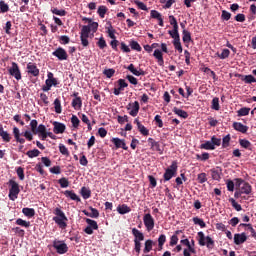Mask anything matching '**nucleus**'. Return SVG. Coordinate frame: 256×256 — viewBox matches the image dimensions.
Here are the masks:
<instances>
[{
  "label": "nucleus",
  "mask_w": 256,
  "mask_h": 256,
  "mask_svg": "<svg viewBox=\"0 0 256 256\" xmlns=\"http://www.w3.org/2000/svg\"><path fill=\"white\" fill-rule=\"evenodd\" d=\"M54 213L56 216L53 218V221L61 229H65V227H67V216H65V212H63V210H61V208H55Z\"/></svg>",
  "instance_id": "1"
},
{
  "label": "nucleus",
  "mask_w": 256,
  "mask_h": 256,
  "mask_svg": "<svg viewBox=\"0 0 256 256\" xmlns=\"http://www.w3.org/2000/svg\"><path fill=\"white\" fill-rule=\"evenodd\" d=\"M235 185L240 188V193H243L244 195H249L251 193V184L245 182V180L236 178Z\"/></svg>",
  "instance_id": "2"
},
{
  "label": "nucleus",
  "mask_w": 256,
  "mask_h": 256,
  "mask_svg": "<svg viewBox=\"0 0 256 256\" xmlns=\"http://www.w3.org/2000/svg\"><path fill=\"white\" fill-rule=\"evenodd\" d=\"M177 168V161H173L169 168L165 170L164 181H171L177 175Z\"/></svg>",
  "instance_id": "3"
},
{
  "label": "nucleus",
  "mask_w": 256,
  "mask_h": 256,
  "mask_svg": "<svg viewBox=\"0 0 256 256\" xmlns=\"http://www.w3.org/2000/svg\"><path fill=\"white\" fill-rule=\"evenodd\" d=\"M198 242L201 247H205L206 245L208 249H212L214 245L213 239H211L209 236L205 237L203 232H198Z\"/></svg>",
  "instance_id": "4"
},
{
  "label": "nucleus",
  "mask_w": 256,
  "mask_h": 256,
  "mask_svg": "<svg viewBox=\"0 0 256 256\" xmlns=\"http://www.w3.org/2000/svg\"><path fill=\"white\" fill-rule=\"evenodd\" d=\"M10 190H9V199L15 201L19 195V184L13 180H10Z\"/></svg>",
  "instance_id": "5"
},
{
  "label": "nucleus",
  "mask_w": 256,
  "mask_h": 256,
  "mask_svg": "<svg viewBox=\"0 0 256 256\" xmlns=\"http://www.w3.org/2000/svg\"><path fill=\"white\" fill-rule=\"evenodd\" d=\"M143 222L147 231H153L155 229V219L151 214L147 213L143 217Z\"/></svg>",
  "instance_id": "6"
},
{
  "label": "nucleus",
  "mask_w": 256,
  "mask_h": 256,
  "mask_svg": "<svg viewBox=\"0 0 256 256\" xmlns=\"http://www.w3.org/2000/svg\"><path fill=\"white\" fill-rule=\"evenodd\" d=\"M8 73L14 77L17 81H21V70L17 63L12 62V66L8 69Z\"/></svg>",
  "instance_id": "7"
},
{
  "label": "nucleus",
  "mask_w": 256,
  "mask_h": 256,
  "mask_svg": "<svg viewBox=\"0 0 256 256\" xmlns=\"http://www.w3.org/2000/svg\"><path fill=\"white\" fill-rule=\"evenodd\" d=\"M89 33H91V31L89 30V27L83 26L81 29V35H80V39L83 47H87L89 45Z\"/></svg>",
  "instance_id": "8"
},
{
  "label": "nucleus",
  "mask_w": 256,
  "mask_h": 256,
  "mask_svg": "<svg viewBox=\"0 0 256 256\" xmlns=\"http://www.w3.org/2000/svg\"><path fill=\"white\" fill-rule=\"evenodd\" d=\"M53 247L54 249H56L59 255H63L67 253V251L69 250V248L67 247V244L63 241H54Z\"/></svg>",
  "instance_id": "9"
},
{
  "label": "nucleus",
  "mask_w": 256,
  "mask_h": 256,
  "mask_svg": "<svg viewBox=\"0 0 256 256\" xmlns=\"http://www.w3.org/2000/svg\"><path fill=\"white\" fill-rule=\"evenodd\" d=\"M126 109L128 111H130L129 115H131V117H137V115L139 114V109H140L139 102L135 101L133 103H129L127 105Z\"/></svg>",
  "instance_id": "10"
},
{
  "label": "nucleus",
  "mask_w": 256,
  "mask_h": 256,
  "mask_svg": "<svg viewBox=\"0 0 256 256\" xmlns=\"http://www.w3.org/2000/svg\"><path fill=\"white\" fill-rule=\"evenodd\" d=\"M26 69L29 75H32L33 77H39V68H37V65H35V63L29 62Z\"/></svg>",
  "instance_id": "11"
},
{
  "label": "nucleus",
  "mask_w": 256,
  "mask_h": 256,
  "mask_svg": "<svg viewBox=\"0 0 256 256\" xmlns=\"http://www.w3.org/2000/svg\"><path fill=\"white\" fill-rule=\"evenodd\" d=\"M52 55H54V57H57V59H59V61H67V51H65V49L63 48H58L56 49Z\"/></svg>",
  "instance_id": "12"
},
{
  "label": "nucleus",
  "mask_w": 256,
  "mask_h": 256,
  "mask_svg": "<svg viewBox=\"0 0 256 256\" xmlns=\"http://www.w3.org/2000/svg\"><path fill=\"white\" fill-rule=\"evenodd\" d=\"M57 79H46L45 85L42 87V91H51L52 87H57Z\"/></svg>",
  "instance_id": "13"
},
{
  "label": "nucleus",
  "mask_w": 256,
  "mask_h": 256,
  "mask_svg": "<svg viewBox=\"0 0 256 256\" xmlns=\"http://www.w3.org/2000/svg\"><path fill=\"white\" fill-rule=\"evenodd\" d=\"M112 143H114L116 149H124V151H127L129 148L127 147V144H125V140L120 138H112Z\"/></svg>",
  "instance_id": "14"
},
{
  "label": "nucleus",
  "mask_w": 256,
  "mask_h": 256,
  "mask_svg": "<svg viewBox=\"0 0 256 256\" xmlns=\"http://www.w3.org/2000/svg\"><path fill=\"white\" fill-rule=\"evenodd\" d=\"M245 241H247V235L245 233L234 235L235 245H242V243H245Z\"/></svg>",
  "instance_id": "15"
},
{
  "label": "nucleus",
  "mask_w": 256,
  "mask_h": 256,
  "mask_svg": "<svg viewBox=\"0 0 256 256\" xmlns=\"http://www.w3.org/2000/svg\"><path fill=\"white\" fill-rule=\"evenodd\" d=\"M153 57L157 59L158 65H160V67H163V65L165 64V61L163 60V52H161V50L159 49H156L153 53Z\"/></svg>",
  "instance_id": "16"
},
{
  "label": "nucleus",
  "mask_w": 256,
  "mask_h": 256,
  "mask_svg": "<svg viewBox=\"0 0 256 256\" xmlns=\"http://www.w3.org/2000/svg\"><path fill=\"white\" fill-rule=\"evenodd\" d=\"M134 123L137 125L138 127V131H140L141 135H144L145 137H147V135H149V130L143 126V124H141V122L139 121V119H135Z\"/></svg>",
  "instance_id": "17"
},
{
  "label": "nucleus",
  "mask_w": 256,
  "mask_h": 256,
  "mask_svg": "<svg viewBox=\"0 0 256 256\" xmlns=\"http://www.w3.org/2000/svg\"><path fill=\"white\" fill-rule=\"evenodd\" d=\"M72 107L79 111L81 107H83V100H81V97H76L72 100Z\"/></svg>",
  "instance_id": "18"
},
{
  "label": "nucleus",
  "mask_w": 256,
  "mask_h": 256,
  "mask_svg": "<svg viewBox=\"0 0 256 256\" xmlns=\"http://www.w3.org/2000/svg\"><path fill=\"white\" fill-rule=\"evenodd\" d=\"M132 234L134 235V241H144L145 240V235H143V233L139 230H137V228H133L132 229Z\"/></svg>",
  "instance_id": "19"
},
{
  "label": "nucleus",
  "mask_w": 256,
  "mask_h": 256,
  "mask_svg": "<svg viewBox=\"0 0 256 256\" xmlns=\"http://www.w3.org/2000/svg\"><path fill=\"white\" fill-rule=\"evenodd\" d=\"M233 127L236 131H239L240 133H245L249 129V127L241 124V122H234Z\"/></svg>",
  "instance_id": "20"
},
{
  "label": "nucleus",
  "mask_w": 256,
  "mask_h": 256,
  "mask_svg": "<svg viewBox=\"0 0 256 256\" xmlns=\"http://www.w3.org/2000/svg\"><path fill=\"white\" fill-rule=\"evenodd\" d=\"M117 212L120 215H126V213H131V208L127 204H122L117 207Z\"/></svg>",
  "instance_id": "21"
},
{
  "label": "nucleus",
  "mask_w": 256,
  "mask_h": 256,
  "mask_svg": "<svg viewBox=\"0 0 256 256\" xmlns=\"http://www.w3.org/2000/svg\"><path fill=\"white\" fill-rule=\"evenodd\" d=\"M54 133L59 135V133H65V126L63 123L54 122Z\"/></svg>",
  "instance_id": "22"
},
{
  "label": "nucleus",
  "mask_w": 256,
  "mask_h": 256,
  "mask_svg": "<svg viewBox=\"0 0 256 256\" xmlns=\"http://www.w3.org/2000/svg\"><path fill=\"white\" fill-rule=\"evenodd\" d=\"M173 113H175V115H178V117H181L182 119H187V117H189V114H187L185 110L179 109L177 107L173 108Z\"/></svg>",
  "instance_id": "23"
},
{
  "label": "nucleus",
  "mask_w": 256,
  "mask_h": 256,
  "mask_svg": "<svg viewBox=\"0 0 256 256\" xmlns=\"http://www.w3.org/2000/svg\"><path fill=\"white\" fill-rule=\"evenodd\" d=\"M0 137H2L3 141L9 143L11 141V135L8 134L7 131L3 129V126L0 125Z\"/></svg>",
  "instance_id": "24"
},
{
  "label": "nucleus",
  "mask_w": 256,
  "mask_h": 256,
  "mask_svg": "<svg viewBox=\"0 0 256 256\" xmlns=\"http://www.w3.org/2000/svg\"><path fill=\"white\" fill-rule=\"evenodd\" d=\"M85 20L89 22V25H86V27L89 28V31L95 33L99 27V24L97 22H91V19L89 18H85Z\"/></svg>",
  "instance_id": "25"
},
{
  "label": "nucleus",
  "mask_w": 256,
  "mask_h": 256,
  "mask_svg": "<svg viewBox=\"0 0 256 256\" xmlns=\"http://www.w3.org/2000/svg\"><path fill=\"white\" fill-rule=\"evenodd\" d=\"M170 37H172L173 41H178L179 39H181V37L179 36V28H173L172 30L168 31Z\"/></svg>",
  "instance_id": "26"
},
{
  "label": "nucleus",
  "mask_w": 256,
  "mask_h": 256,
  "mask_svg": "<svg viewBox=\"0 0 256 256\" xmlns=\"http://www.w3.org/2000/svg\"><path fill=\"white\" fill-rule=\"evenodd\" d=\"M128 71H130L133 75H136V77H139L141 75H144L143 71L142 70H137L135 65L133 64H130L128 67H127Z\"/></svg>",
  "instance_id": "27"
},
{
  "label": "nucleus",
  "mask_w": 256,
  "mask_h": 256,
  "mask_svg": "<svg viewBox=\"0 0 256 256\" xmlns=\"http://www.w3.org/2000/svg\"><path fill=\"white\" fill-rule=\"evenodd\" d=\"M148 143L150 144V147L153 151H161V146L159 145V142L154 141L153 138H148Z\"/></svg>",
  "instance_id": "28"
},
{
  "label": "nucleus",
  "mask_w": 256,
  "mask_h": 256,
  "mask_svg": "<svg viewBox=\"0 0 256 256\" xmlns=\"http://www.w3.org/2000/svg\"><path fill=\"white\" fill-rule=\"evenodd\" d=\"M64 195L72 199V201H81V198H79V196H77V194H75L73 191L66 190Z\"/></svg>",
  "instance_id": "29"
},
{
  "label": "nucleus",
  "mask_w": 256,
  "mask_h": 256,
  "mask_svg": "<svg viewBox=\"0 0 256 256\" xmlns=\"http://www.w3.org/2000/svg\"><path fill=\"white\" fill-rule=\"evenodd\" d=\"M22 213L25 215V217H35V209L33 208H23Z\"/></svg>",
  "instance_id": "30"
},
{
  "label": "nucleus",
  "mask_w": 256,
  "mask_h": 256,
  "mask_svg": "<svg viewBox=\"0 0 256 256\" xmlns=\"http://www.w3.org/2000/svg\"><path fill=\"white\" fill-rule=\"evenodd\" d=\"M16 225H19L20 227H25L26 229H29V227H31V222H28L21 218H18L16 220Z\"/></svg>",
  "instance_id": "31"
},
{
  "label": "nucleus",
  "mask_w": 256,
  "mask_h": 256,
  "mask_svg": "<svg viewBox=\"0 0 256 256\" xmlns=\"http://www.w3.org/2000/svg\"><path fill=\"white\" fill-rule=\"evenodd\" d=\"M193 223H194V225H199V227H201V229H204V227H207V224H205V221H203V219H201L199 217H194Z\"/></svg>",
  "instance_id": "32"
},
{
  "label": "nucleus",
  "mask_w": 256,
  "mask_h": 256,
  "mask_svg": "<svg viewBox=\"0 0 256 256\" xmlns=\"http://www.w3.org/2000/svg\"><path fill=\"white\" fill-rule=\"evenodd\" d=\"M249 111H251V108L244 107L237 111V115L238 117H245L249 115Z\"/></svg>",
  "instance_id": "33"
},
{
  "label": "nucleus",
  "mask_w": 256,
  "mask_h": 256,
  "mask_svg": "<svg viewBox=\"0 0 256 256\" xmlns=\"http://www.w3.org/2000/svg\"><path fill=\"white\" fill-rule=\"evenodd\" d=\"M202 149H206V150H210L213 151V149H215L214 145H213V141H206L204 144L201 145Z\"/></svg>",
  "instance_id": "34"
},
{
  "label": "nucleus",
  "mask_w": 256,
  "mask_h": 256,
  "mask_svg": "<svg viewBox=\"0 0 256 256\" xmlns=\"http://www.w3.org/2000/svg\"><path fill=\"white\" fill-rule=\"evenodd\" d=\"M182 35V40L184 43H189L191 41V33L189 31L184 29Z\"/></svg>",
  "instance_id": "35"
},
{
  "label": "nucleus",
  "mask_w": 256,
  "mask_h": 256,
  "mask_svg": "<svg viewBox=\"0 0 256 256\" xmlns=\"http://www.w3.org/2000/svg\"><path fill=\"white\" fill-rule=\"evenodd\" d=\"M174 49L179 53H183V46L181 45V39L173 40Z\"/></svg>",
  "instance_id": "36"
},
{
  "label": "nucleus",
  "mask_w": 256,
  "mask_h": 256,
  "mask_svg": "<svg viewBox=\"0 0 256 256\" xmlns=\"http://www.w3.org/2000/svg\"><path fill=\"white\" fill-rule=\"evenodd\" d=\"M81 195L83 199H89V197H91V190H89L87 187H82Z\"/></svg>",
  "instance_id": "37"
},
{
  "label": "nucleus",
  "mask_w": 256,
  "mask_h": 256,
  "mask_svg": "<svg viewBox=\"0 0 256 256\" xmlns=\"http://www.w3.org/2000/svg\"><path fill=\"white\" fill-rule=\"evenodd\" d=\"M86 223H87L88 227H90L94 230L99 229V226L97 225V221H95V220H91V219L87 218Z\"/></svg>",
  "instance_id": "38"
},
{
  "label": "nucleus",
  "mask_w": 256,
  "mask_h": 256,
  "mask_svg": "<svg viewBox=\"0 0 256 256\" xmlns=\"http://www.w3.org/2000/svg\"><path fill=\"white\" fill-rule=\"evenodd\" d=\"M153 249V241L152 240H146L145 242V248H144V253H149Z\"/></svg>",
  "instance_id": "39"
},
{
  "label": "nucleus",
  "mask_w": 256,
  "mask_h": 256,
  "mask_svg": "<svg viewBox=\"0 0 256 256\" xmlns=\"http://www.w3.org/2000/svg\"><path fill=\"white\" fill-rule=\"evenodd\" d=\"M51 12L54 14V15H59L60 17H65V15H67V12L64 10V9H57V8H53L51 10Z\"/></svg>",
  "instance_id": "40"
},
{
  "label": "nucleus",
  "mask_w": 256,
  "mask_h": 256,
  "mask_svg": "<svg viewBox=\"0 0 256 256\" xmlns=\"http://www.w3.org/2000/svg\"><path fill=\"white\" fill-rule=\"evenodd\" d=\"M41 152L38 150V149H33V150H30V151H28L27 153H26V155L28 156V157H30V159H33V157H39V154H40Z\"/></svg>",
  "instance_id": "41"
},
{
  "label": "nucleus",
  "mask_w": 256,
  "mask_h": 256,
  "mask_svg": "<svg viewBox=\"0 0 256 256\" xmlns=\"http://www.w3.org/2000/svg\"><path fill=\"white\" fill-rule=\"evenodd\" d=\"M54 109L56 113H61L62 109H61V100H59V98H56L54 100Z\"/></svg>",
  "instance_id": "42"
},
{
  "label": "nucleus",
  "mask_w": 256,
  "mask_h": 256,
  "mask_svg": "<svg viewBox=\"0 0 256 256\" xmlns=\"http://www.w3.org/2000/svg\"><path fill=\"white\" fill-rule=\"evenodd\" d=\"M211 107L214 109V111H219V109H221V106H219V98H213Z\"/></svg>",
  "instance_id": "43"
},
{
  "label": "nucleus",
  "mask_w": 256,
  "mask_h": 256,
  "mask_svg": "<svg viewBox=\"0 0 256 256\" xmlns=\"http://www.w3.org/2000/svg\"><path fill=\"white\" fill-rule=\"evenodd\" d=\"M106 13H107V7L106 6H99L98 15H99V17H101V19L105 18Z\"/></svg>",
  "instance_id": "44"
},
{
  "label": "nucleus",
  "mask_w": 256,
  "mask_h": 256,
  "mask_svg": "<svg viewBox=\"0 0 256 256\" xmlns=\"http://www.w3.org/2000/svg\"><path fill=\"white\" fill-rule=\"evenodd\" d=\"M103 74H104L108 79H111V77H113V75H115V69H113V68L105 69V70L103 71Z\"/></svg>",
  "instance_id": "45"
},
{
  "label": "nucleus",
  "mask_w": 256,
  "mask_h": 256,
  "mask_svg": "<svg viewBox=\"0 0 256 256\" xmlns=\"http://www.w3.org/2000/svg\"><path fill=\"white\" fill-rule=\"evenodd\" d=\"M89 209H90L89 217L97 219V217H99V210L93 207H90Z\"/></svg>",
  "instance_id": "46"
},
{
  "label": "nucleus",
  "mask_w": 256,
  "mask_h": 256,
  "mask_svg": "<svg viewBox=\"0 0 256 256\" xmlns=\"http://www.w3.org/2000/svg\"><path fill=\"white\" fill-rule=\"evenodd\" d=\"M211 175H212V179H214V181H219V179H221V173L217 170H211Z\"/></svg>",
  "instance_id": "47"
},
{
  "label": "nucleus",
  "mask_w": 256,
  "mask_h": 256,
  "mask_svg": "<svg viewBox=\"0 0 256 256\" xmlns=\"http://www.w3.org/2000/svg\"><path fill=\"white\" fill-rule=\"evenodd\" d=\"M231 141V136L230 135H226L223 140H222V147L225 149L229 146V143Z\"/></svg>",
  "instance_id": "48"
},
{
  "label": "nucleus",
  "mask_w": 256,
  "mask_h": 256,
  "mask_svg": "<svg viewBox=\"0 0 256 256\" xmlns=\"http://www.w3.org/2000/svg\"><path fill=\"white\" fill-rule=\"evenodd\" d=\"M0 10L2 13H7V11H9V5L3 0L0 1Z\"/></svg>",
  "instance_id": "49"
},
{
  "label": "nucleus",
  "mask_w": 256,
  "mask_h": 256,
  "mask_svg": "<svg viewBox=\"0 0 256 256\" xmlns=\"http://www.w3.org/2000/svg\"><path fill=\"white\" fill-rule=\"evenodd\" d=\"M169 21H170V25H172L173 29L179 28V24H177V19H175V16L170 15Z\"/></svg>",
  "instance_id": "50"
},
{
  "label": "nucleus",
  "mask_w": 256,
  "mask_h": 256,
  "mask_svg": "<svg viewBox=\"0 0 256 256\" xmlns=\"http://www.w3.org/2000/svg\"><path fill=\"white\" fill-rule=\"evenodd\" d=\"M197 179H198V183H201V184L206 183L207 174L206 173H200V174H198Z\"/></svg>",
  "instance_id": "51"
},
{
  "label": "nucleus",
  "mask_w": 256,
  "mask_h": 256,
  "mask_svg": "<svg viewBox=\"0 0 256 256\" xmlns=\"http://www.w3.org/2000/svg\"><path fill=\"white\" fill-rule=\"evenodd\" d=\"M239 143L244 149H249V147H251V142H249V140L241 139L239 140Z\"/></svg>",
  "instance_id": "52"
},
{
  "label": "nucleus",
  "mask_w": 256,
  "mask_h": 256,
  "mask_svg": "<svg viewBox=\"0 0 256 256\" xmlns=\"http://www.w3.org/2000/svg\"><path fill=\"white\" fill-rule=\"evenodd\" d=\"M191 253H195V248L193 246H189V248H185L183 251L184 256H191Z\"/></svg>",
  "instance_id": "53"
},
{
  "label": "nucleus",
  "mask_w": 256,
  "mask_h": 256,
  "mask_svg": "<svg viewBox=\"0 0 256 256\" xmlns=\"http://www.w3.org/2000/svg\"><path fill=\"white\" fill-rule=\"evenodd\" d=\"M231 55V51L229 49H223L222 53L219 55V59H227Z\"/></svg>",
  "instance_id": "54"
},
{
  "label": "nucleus",
  "mask_w": 256,
  "mask_h": 256,
  "mask_svg": "<svg viewBox=\"0 0 256 256\" xmlns=\"http://www.w3.org/2000/svg\"><path fill=\"white\" fill-rule=\"evenodd\" d=\"M150 15L152 17V19H161L163 16L161 15V13H159L157 10H151Z\"/></svg>",
  "instance_id": "55"
},
{
  "label": "nucleus",
  "mask_w": 256,
  "mask_h": 256,
  "mask_svg": "<svg viewBox=\"0 0 256 256\" xmlns=\"http://www.w3.org/2000/svg\"><path fill=\"white\" fill-rule=\"evenodd\" d=\"M130 47L131 49H133L134 51H141V45H139L137 43V41H131L130 42Z\"/></svg>",
  "instance_id": "56"
},
{
  "label": "nucleus",
  "mask_w": 256,
  "mask_h": 256,
  "mask_svg": "<svg viewBox=\"0 0 256 256\" xmlns=\"http://www.w3.org/2000/svg\"><path fill=\"white\" fill-rule=\"evenodd\" d=\"M226 185L228 191H235V182H233L232 180H227Z\"/></svg>",
  "instance_id": "57"
},
{
  "label": "nucleus",
  "mask_w": 256,
  "mask_h": 256,
  "mask_svg": "<svg viewBox=\"0 0 256 256\" xmlns=\"http://www.w3.org/2000/svg\"><path fill=\"white\" fill-rule=\"evenodd\" d=\"M230 203L232 204V207H234V209H236L237 211H241V206L239 203H237V201H235V199L230 198L229 199Z\"/></svg>",
  "instance_id": "58"
},
{
  "label": "nucleus",
  "mask_w": 256,
  "mask_h": 256,
  "mask_svg": "<svg viewBox=\"0 0 256 256\" xmlns=\"http://www.w3.org/2000/svg\"><path fill=\"white\" fill-rule=\"evenodd\" d=\"M71 123H72L73 127H75V129H77L79 127V123H80L79 118L77 116L73 115L71 118Z\"/></svg>",
  "instance_id": "59"
},
{
  "label": "nucleus",
  "mask_w": 256,
  "mask_h": 256,
  "mask_svg": "<svg viewBox=\"0 0 256 256\" xmlns=\"http://www.w3.org/2000/svg\"><path fill=\"white\" fill-rule=\"evenodd\" d=\"M59 151H60V153H62V155H66V156L69 155V150L63 144L59 145Z\"/></svg>",
  "instance_id": "60"
},
{
  "label": "nucleus",
  "mask_w": 256,
  "mask_h": 256,
  "mask_svg": "<svg viewBox=\"0 0 256 256\" xmlns=\"http://www.w3.org/2000/svg\"><path fill=\"white\" fill-rule=\"evenodd\" d=\"M60 183V187H62L63 189L69 187V181L66 178H61L59 180Z\"/></svg>",
  "instance_id": "61"
},
{
  "label": "nucleus",
  "mask_w": 256,
  "mask_h": 256,
  "mask_svg": "<svg viewBox=\"0 0 256 256\" xmlns=\"http://www.w3.org/2000/svg\"><path fill=\"white\" fill-rule=\"evenodd\" d=\"M244 81L245 83H256V79L253 75H246Z\"/></svg>",
  "instance_id": "62"
},
{
  "label": "nucleus",
  "mask_w": 256,
  "mask_h": 256,
  "mask_svg": "<svg viewBox=\"0 0 256 256\" xmlns=\"http://www.w3.org/2000/svg\"><path fill=\"white\" fill-rule=\"evenodd\" d=\"M37 125H38L37 120H32L30 122V127H31L32 133H37Z\"/></svg>",
  "instance_id": "63"
},
{
  "label": "nucleus",
  "mask_w": 256,
  "mask_h": 256,
  "mask_svg": "<svg viewBox=\"0 0 256 256\" xmlns=\"http://www.w3.org/2000/svg\"><path fill=\"white\" fill-rule=\"evenodd\" d=\"M118 85H119V88L123 91L125 87H128L129 84H127V82H125L124 79H119Z\"/></svg>",
  "instance_id": "64"
}]
</instances>
